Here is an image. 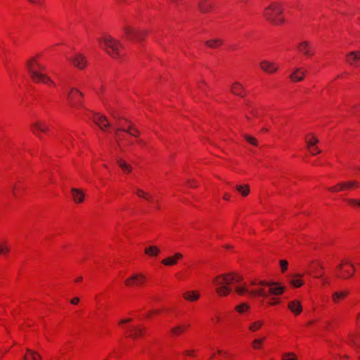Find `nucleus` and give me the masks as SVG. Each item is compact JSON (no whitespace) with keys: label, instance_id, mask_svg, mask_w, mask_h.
I'll return each mask as SVG.
<instances>
[{"label":"nucleus","instance_id":"obj_1","mask_svg":"<svg viewBox=\"0 0 360 360\" xmlns=\"http://www.w3.org/2000/svg\"><path fill=\"white\" fill-rule=\"evenodd\" d=\"M250 284L256 286V288L250 290L248 288L246 285H243L236 286L235 288V290L240 295L248 293L250 295L253 297L260 296L262 297H266L268 296L265 287L269 288L270 294L273 295H282L285 291V287L281 286L278 283L276 282L252 281Z\"/></svg>","mask_w":360,"mask_h":360},{"label":"nucleus","instance_id":"obj_2","mask_svg":"<svg viewBox=\"0 0 360 360\" xmlns=\"http://www.w3.org/2000/svg\"><path fill=\"white\" fill-rule=\"evenodd\" d=\"M242 279L240 276L234 273L220 274L216 276L213 280V283L216 285V292L221 297L227 296L232 291L231 285L239 283Z\"/></svg>","mask_w":360,"mask_h":360},{"label":"nucleus","instance_id":"obj_3","mask_svg":"<svg viewBox=\"0 0 360 360\" xmlns=\"http://www.w3.org/2000/svg\"><path fill=\"white\" fill-rule=\"evenodd\" d=\"M98 42L101 47L113 58L122 57L120 49L123 48V45L120 41L108 35L98 39Z\"/></svg>","mask_w":360,"mask_h":360},{"label":"nucleus","instance_id":"obj_4","mask_svg":"<svg viewBox=\"0 0 360 360\" xmlns=\"http://www.w3.org/2000/svg\"><path fill=\"white\" fill-rule=\"evenodd\" d=\"M283 12L282 5L279 2H273L265 8L263 15L271 24L279 25L284 22V18L281 16Z\"/></svg>","mask_w":360,"mask_h":360},{"label":"nucleus","instance_id":"obj_5","mask_svg":"<svg viewBox=\"0 0 360 360\" xmlns=\"http://www.w3.org/2000/svg\"><path fill=\"white\" fill-rule=\"evenodd\" d=\"M39 66L40 64L34 59H31L27 62V67L32 79L35 82H41L44 84H53L50 77L38 70Z\"/></svg>","mask_w":360,"mask_h":360},{"label":"nucleus","instance_id":"obj_6","mask_svg":"<svg viewBox=\"0 0 360 360\" xmlns=\"http://www.w3.org/2000/svg\"><path fill=\"white\" fill-rule=\"evenodd\" d=\"M84 94L76 88H72L68 93V99L69 103L72 107H79L84 108L82 103L79 100V97H82Z\"/></svg>","mask_w":360,"mask_h":360},{"label":"nucleus","instance_id":"obj_7","mask_svg":"<svg viewBox=\"0 0 360 360\" xmlns=\"http://www.w3.org/2000/svg\"><path fill=\"white\" fill-rule=\"evenodd\" d=\"M146 278L142 274H134L125 281L128 286L139 285L144 283Z\"/></svg>","mask_w":360,"mask_h":360},{"label":"nucleus","instance_id":"obj_8","mask_svg":"<svg viewBox=\"0 0 360 360\" xmlns=\"http://www.w3.org/2000/svg\"><path fill=\"white\" fill-rule=\"evenodd\" d=\"M261 69L266 73L272 74L277 71L278 69V65L269 60H262L259 63Z\"/></svg>","mask_w":360,"mask_h":360},{"label":"nucleus","instance_id":"obj_9","mask_svg":"<svg viewBox=\"0 0 360 360\" xmlns=\"http://www.w3.org/2000/svg\"><path fill=\"white\" fill-rule=\"evenodd\" d=\"M92 120L101 129H104L110 126L107 118L99 114L94 113Z\"/></svg>","mask_w":360,"mask_h":360},{"label":"nucleus","instance_id":"obj_10","mask_svg":"<svg viewBox=\"0 0 360 360\" xmlns=\"http://www.w3.org/2000/svg\"><path fill=\"white\" fill-rule=\"evenodd\" d=\"M31 127L32 128L33 134L41 137L37 131L46 132L49 129L48 125L42 121H36L32 123Z\"/></svg>","mask_w":360,"mask_h":360},{"label":"nucleus","instance_id":"obj_11","mask_svg":"<svg viewBox=\"0 0 360 360\" xmlns=\"http://www.w3.org/2000/svg\"><path fill=\"white\" fill-rule=\"evenodd\" d=\"M73 65L79 69H84L86 65L85 57L82 54H76L70 59Z\"/></svg>","mask_w":360,"mask_h":360},{"label":"nucleus","instance_id":"obj_12","mask_svg":"<svg viewBox=\"0 0 360 360\" xmlns=\"http://www.w3.org/2000/svg\"><path fill=\"white\" fill-rule=\"evenodd\" d=\"M198 7L201 13H205L212 8V3L211 0H198Z\"/></svg>","mask_w":360,"mask_h":360},{"label":"nucleus","instance_id":"obj_13","mask_svg":"<svg viewBox=\"0 0 360 360\" xmlns=\"http://www.w3.org/2000/svg\"><path fill=\"white\" fill-rule=\"evenodd\" d=\"M306 71L302 68H296L292 73L290 75V78L292 82H298L303 80Z\"/></svg>","mask_w":360,"mask_h":360},{"label":"nucleus","instance_id":"obj_14","mask_svg":"<svg viewBox=\"0 0 360 360\" xmlns=\"http://www.w3.org/2000/svg\"><path fill=\"white\" fill-rule=\"evenodd\" d=\"M231 91L234 95L239 96L240 97H244L245 96L243 86L238 82H234L231 85Z\"/></svg>","mask_w":360,"mask_h":360},{"label":"nucleus","instance_id":"obj_15","mask_svg":"<svg viewBox=\"0 0 360 360\" xmlns=\"http://www.w3.org/2000/svg\"><path fill=\"white\" fill-rule=\"evenodd\" d=\"M182 257V254H181L180 252H176L173 256L167 257L162 260V263L166 266H173L175 265L177 263L178 260L181 259Z\"/></svg>","mask_w":360,"mask_h":360},{"label":"nucleus","instance_id":"obj_16","mask_svg":"<svg viewBox=\"0 0 360 360\" xmlns=\"http://www.w3.org/2000/svg\"><path fill=\"white\" fill-rule=\"evenodd\" d=\"M289 309L295 314L298 315L302 310V307L300 301L293 300L288 303Z\"/></svg>","mask_w":360,"mask_h":360},{"label":"nucleus","instance_id":"obj_17","mask_svg":"<svg viewBox=\"0 0 360 360\" xmlns=\"http://www.w3.org/2000/svg\"><path fill=\"white\" fill-rule=\"evenodd\" d=\"M297 48H298V50L301 53L304 54L305 56H311V55H313V52H312V50H311V46L309 44V43L307 42V41L301 42L298 45Z\"/></svg>","mask_w":360,"mask_h":360},{"label":"nucleus","instance_id":"obj_18","mask_svg":"<svg viewBox=\"0 0 360 360\" xmlns=\"http://www.w3.org/2000/svg\"><path fill=\"white\" fill-rule=\"evenodd\" d=\"M347 62L352 65H356L355 63L360 60V51H352L346 56Z\"/></svg>","mask_w":360,"mask_h":360},{"label":"nucleus","instance_id":"obj_19","mask_svg":"<svg viewBox=\"0 0 360 360\" xmlns=\"http://www.w3.org/2000/svg\"><path fill=\"white\" fill-rule=\"evenodd\" d=\"M71 193L75 202L81 203L83 202L84 194L81 190L73 188L71 189Z\"/></svg>","mask_w":360,"mask_h":360},{"label":"nucleus","instance_id":"obj_20","mask_svg":"<svg viewBox=\"0 0 360 360\" xmlns=\"http://www.w3.org/2000/svg\"><path fill=\"white\" fill-rule=\"evenodd\" d=\"M200 293L198 291H186L183 294V297L188 301L194 302L199 299Z\"/></svg>","mask_w":360,"mask_h":360},{"label":"nucleus","instance_id":"obj_21","mask_svg":"<svg viewBox=\"0 0 360 360\" xmlns=\"http://www.w3.org/2000/svg\"><path fill=\"white\" fill-rule=\"evenodd\" d=\"M144 331H145L144 327L131 326L130 328V335H129L133 339H136L139 336L143 335Z\"/></svg>","mask_w":360,"mask_h":360},{"label":"nucleus","instance_id":"obj_22","mask_svg":"<svg viewBox=\"0 0 360 360\" xmlns=\"http://www.w3.org/2000/svg\"><path fill=\"white\" fill-rule=\"evenodd\" d=\"M27 354L24 356L25 360H40L41 356L35 351L30 349H26Z\"/></svg>","mask_w":360,"mask_h":360},{"label":"nucleus","instance_id":"obj_23","mask_svg":"<svg viewBox=\"0 0 360 360\" xmlns=\"http://www.w3.org/2000/svg\"><path fill=\"white\" fill-rule=\"evenodd\" d=\"M145 254L151 256V257H155L158 255L160 250L157 246H148L145 249Z\"/></svg>","mask_w":360,"mask_h":360},{"label":"nucleus","instance_id":"obj_24","mask_svg":"<svg viewBox=\"0 0 360 360\" xmlns=\"http://www.w3.org/2000/svg\"><path fill=\"white\" fill-rule=\"evenodd\" d=\"M344 263L346 264H349L352 268V269H353L352 271H350L349 270H345L343 274L338 275V277H340L341 278L345 279V278L352 277L353 276L354 271H355V269L354 267L353 264L351 262H349V261H345Z\"/></svg>","mask_w":360,"mask_h":360},{"label":"nucleus","instance_id":"obj_25","mask_svg":"<svg viewBox=\"0 0 360 360\" xmlns=\"http://www.w3.org/2000/svg\"><path fill=\"white\" fill-rule=\"evenodd\" d=\"M117 165L120 166V167L122 168V169L127 172H131L132 170V167L127 164L126 161H124L123 159L120 158L117 160Z\"/></svg>","mask_w":360,"mask_h":360},{"label":"nucleus","instance_id":"obj_26","mask_svg":"<svg viewBox=\"0 0 360 360\" xmlns=\"http://www.w3.org/2000/svg\"><path fill=\"white\" fill-rule=\"evenodd\" d=\"M123 31L126 35V37L129 39H135V34H136V31L131 28V27H129V26H125L123 27Z\"/></svg>","mask_w":360,"mask_h":360},{"label":"nucleus","instance_id":"obj_27","mask_svg":"<svg viewBox=\"0 0 360 360\" xmlns=\"http://www.w3.org/2000/svg\"><path fill=\"white\" fill-rule=\"evenodd\" d=\"M348 293L349 292L347 290L335 292L333 294V300L335 302H338L339 300L345 298L348 295Z\"/></svg>","mask_w":360,"mask_h":360},{"label":"nucleus","instance_id":"obj_28","mask_svg":"<svg viewBox=\"0 0 360 360\" xmlns=\"http://www.w3.org/2000/svg\"><path fill=\"white\" fill-rule=\"evenodd\" d=\"M223 41L220 39H214L205 41L206 45L210 48H217L222 44Z\"/></svg>","mask_w":360,"mask_h":360},{"label":"nucleus","instance_id":"obj_29","mask_svg":"<svg viewBox=\"0 0 360 360\" xmlns=\"http://www.w3.org/2000/svg\"><path fill=\"white\" fill-rule=\"evenodd\" d=\"M236 189L243 196H247L250 193L248 185H237L236 186Z\"/></svg>","mask_w":360,"mask_h":360},{"label":"nucleus","instance_id":"obj_30","mask_svg":"<svg viewBox=\"0 0 360 360\" xmlns=\"http://www.w3.org/2000/svg\"><path fill=\"white\" fill-rule=\"evenodd\" d=\"M299 277H301V275L296 274L292 276V280L290 281L291 285H292L295 288L300 287L303 284V281L298 278Z\"/></svg>","mask_w":360,"mask_h":360},{"label":"nucleus","instance_id":"obj_31","mask_svg":"<svg viewBox=\"0 0 360 360\" xmlns=\"http://www.w3.org/2000/svg\"><path fill=\"white\" fill-rule=\"evenodd\" d=\"M265 290H266V292L268 294V296L266 298L270 297V300L268 302V304L269 305H276V304H278L279 303L278 299L275 297L276 295H273L270 294L269 290V288L268 287H265Z\"/></svg>","mask_w":360,"mask_h":360},{"label":"nucleus","instance_id":"obj_32","mask_svg":"<svg viewBox=\"0 0 360 360\" xmlns=\"http://www.w3.org/2000/svg\"><path fill=\"white\" fill-rule=\"evenodd\" d=\"M310 136H311V139H308V137L306 138L307 145L309 148L314 147L317 143H319V139L316 137L314 135Z\"/></svg>","mask_w":360,"mask_h":360},{"label":"nucleus","instance_id":"obj_33","mask_svg":"<svg viewBox=\"0 0 360 360\" xmlns=\"http://www.w3.org/2000/svg\"><path fill=\"white\" fill-rule=\"evenodd\" d=\"M134 128H135V127L131 123L129 124V126L127 128H117L116 129V135H117V132L118 131H125V132L128 133L131 136H136V134H134L133 133V130Z\"/></svg>","mask_w":360,"mask_h":360},{"label":"nucleus","instance_id":"obj_34","mask_svg":"<svg viewBox=\"0 0 360 360\" xmlns=\"http://www.w3.org/2000/svg\"><path fill=\"white\" fill-rule=\"evenodd\" d=\"M262 325L263 322L262 321H256L250 325L249 329L253 332L257 331L262 327Z\"/></svg>","mask_w":360,"mask_h":360},{"label":"nucleus","instance_id":"obj_35","mask_svg":"<svg viewBox=\"0 0 360 360\" xmlns=\"http://www.w3.org/2000/svg\"><path fill=\"white\" fill-rule=\"evenodd\" d=\"M185 328H186V327H184V326H177L174 327L173 328H172L171 333H172V335H174L175 336H177L179 334H181V333H183L184 330H185Z\"/></svg>","mask_w":360,"mask_h":360},{"label":"nucleus","instance_id":"obj_36","mask_svg":"<svg viewBox=\"0 0 360 360\" xmlns=\"http://www.w3.org/2000/svg\"><path fill=\"white\" fill-rule=\"evenodd\" d=\"M250 307L247 303H242L236 307V310L239 313H243L249 309Z\"/></svg>","mask_w":360,"mask_h":360},{"label":"nucleus","instance_id":"obj_37","mask_svg":"<svg viewBox=\"0 0 360 360\" xmlns=\"http://www.w3.org/2000/svg\"><path fill=\"white\" fill-rule=\"evenodd\" d=\"M244 138L250 144L253 146H257V140L255 137L250 135L245 134L244 135Z\"/></svg>","mask_w":360,"mask_h":360},{"label":"nucleus","instance_id":"obj_38","mask_svg":"<svg viewBox=\"0 0 360 360\" xmlns=\"http://www.w3.org/2000/svg\"><path fill=\"white\" fill-rule=\"evenodd\" d=\"M265 338L261 339H255L252 342V347L255 349H259Z\"/></svg>","mask_w":360,"mask_h":360},{"label":"nucleus","instance_id":"obj_39","mask_svg":"<svg viewBox=\"0 0 360 360\" xmlns=\"http://www.w3.org/2000/svg\"><path fill=\"white\" fill-rule=\"evenodd\" d=\"M340 186V190H345L353 188L354 186L352 185L351 181H347V182H341L339 184Z\"/></svg>","mask_w":360,"mask_h":360},{"label":"nucleus","instance_id":"obj_40","mask_svg":"<svg viewBox=\"0 0 360 360\" xmlns=\"http://www.w3.org/2000/svg\"><path fill=\"white\" fill-rule=\"evenodd\" d=\"M249 112L252 115V117H259V111L255 108H253V107L252 108H250Z\"/></svg>","mask_w":360,"mask_h":360},{"label":"nucleus","instance_id":"obj_41","mask_svg":"<svg viewBox=\"0 0 360 360\" xmlns=\"http://www.w3.org/2000/svg\"><path fill=\"white\" fill-rule=\"evenodd\" d=\"M146 34V31H136L135 37L137 39L141 40Z\"/></svg>","mask_w":360,"mask_h":360},{"label":"nucleus","instance_id":"obj_42","mask_svg":"<svg viewBox=\"0 0 360 360\" xmlns=\"http://www.w3.org/2000/svg\"><path fill=\"white\" fill-rule=\"evenodd\" d=\"M10 250L9 248L5 245L0 244V254L5 255Z\"/></svg>","mask_w":360,"mask_h":360},{"label":"nucleus","instance_id":"obj_43","mask_svg":"<svg viewBox=\"0 0 360 360\" xmlns=\"http://www.w3.org/2000/svg\"><path fill=\"white\" fill-rule=\"evenodd\" d=\"M347 202L351 205H357L360 207V200L356 199H347Z\"/></svg>","mask_w":360,"mask_h":360},{"label":"nucleus","instance_id":"obj_44","mask_svg":"<svg viewBox=\"0 0 360 360\" xmlns=\"http://www.w3.org/2000/svg\"><path fill=\"white\" fill-rule=\"evenodd\" d=\"M349 344L352 345L355 348L359 350L360 349V344L358 342V341L355 338H351Z\"/></svg>","mask_w":360,"mask_h":360},{"label":"nucleus","instance_id":"obj_45","mask_svg":"<svg viewBox=\"0 0 360 360\" xmlns=\"http://www.w3.org/2000/svg\"><path fill=\"white\" fill-rule=\"evenodd\" d=\"M280 265H281V270L283 272L287 270L288 263L286 260H281Z\"/></svg>","mask_w":360,"mask_h":360},{"label":"nucleus","instance_id":"obj_46","mask_svg":"<svg viewBox=\"0 0 360 360\" xmlns=\"http://www.w3.org/2000/svg\"><path fill=\"white\" fill-rule=\"evenodd\" d=\"M283 360H296L293 354L289 353L283 356Z\"/></svg>","mask_w":360,"mask_h":360},{"label":"nucleus","instance_id":"obj_47","mask_svg":"<svg viewBox=\"0 0 360 360\" xmlns=\"http://www.w3.org/2000/svg\"><path fill=\"white\" fill-rule=\"evenodd\" d=\"M310 149V153H311V155H316V154H319L321 152V150H319L317 147H312Z\"/></svg>","mask_w":360,"mask_h":360},{"label":"nucleus","instance_id":"obj_48","mask_svg":"<svg viewBox=\"0 0 360 360\" xmlns=\"http://www.w3.org/2000/svg\"><path fill=\"white\" fill-rule=\"evenodd\" d=\"M330 191H333V192H337V191H340V186H339V184H337L336 186H333L331 188H328Z\"/></svg>","mask_w":360,"mask_h":360},{"label":"nucleus","instance_id":"obj_49","mask_svg":"<svg viewBox=\"0 0 360 360\" xmlns=\"http://www.w3.org/2000/svg\"><path fill=\"white\" fill-rule=\"evenodd\" d=\"M136 194L139 197L146 198L145 193L142 190L138 189L137 192H136Z\"/></svg>","mask_w":360,"mask_h":360},{"label":"nucleus","instance_id":"obj_50","mask_svg":"<svg viewBox=\"0 0 360 360\" xmlns=\"http://www.w3.org/2000/svg\"><path fill=\"white\" fill-rule=\"evenodd\" d=\"M79 299L78 297H75V298L72 299L70 301L71 304H77L79 303Z\"/></svg>","mask_w":360,"mask_h":360},{"label":"nucleus","instance_id":"obj_51","mask_svg":"<svg viewBox=\"0 0 360 360\" xmlns=\"http://www.w3.org/2000/svg\"><path fill=\"white\" fill-rule=\"evenodd\" d=\"M15 189H16V185L14 184L12 188H11V191H12V193L13 195H16V192H15Z\"/></svg>","mask_w":360,"mask_h":360},{"label":"nucleus","instance_id":"obj_52","mask_svg":"<svg viewBox=\"0 0 360 360\" xmlns=\"http://www.w3.org/2000/svg\"><path fill=\"white\" fill-rule=\"evenodd\" d=\"M131 321V319H123L122 320L120 323L122 324V323H129Z\"/></svg>","mask_w":360,"mask_h":360},{"label":"nucleus","instance_id":"obj_53","mask_svg":"<svg viewBox=\"0 0 360 360\" xmlns=\"http://www.w3.org/2000/svg\"><path fill=\"white\" fill-rule=\"evenodd\" d=\"M351 184L354 187H357L359 185V182L356 181H351Z\"/></svg>","mask_w":360,"mask_h":360},{"label":"nucleus","instance_id":"obj_54","mask_svg":"<svg viewBox=\"0 0 360 360\" xmlns=\"http://www.w3.org/2000/svg\"><path fill=\"white\" fill-rule=\"evenodd\" d=\"M133 133L136 135V136H138L139 134V131H138V129L136 127L134 129Z\"/></svg>","mask_w":360,"mask_h":360},{"label":"nucleus","instance_id":"obj_55","mask_svg":"<svg viewBox=\"0 0 360 360\" xmlns=\"http://www.w3.org/2000/svg\"><path fill=\"white\" fill-rule=\"evenodd\" d=\"M192 353H193V351H191V350H186L184 352V354H186V355H191Z\"/></svg>","mask_w":360,"mask_h":360},{"label":"nucleus","instance_id":"obj_56","mask_svg":"<svg viewBox=\"0 0 360 360\" xmlns=\"http://www.w3.org/2000/svg\"><path fill=\"white\" fill-rule=\"evenodd\" d=\"M45 70V67L40 65V66L39 67V71L41 72V71L44 70Z\"/></svg>","mask_w":360,"mask_h":360},{"label":"nucleus","instance_id":"obj_57","mask_svg":"<svg viewBox=\"0 0 360 360\" xmlns=\"http://www.w3.org/2000/svg\"><path fill=\"white\" fill-rule=\"evenodd\" d=\"M322 281L324 284H329V281L326 278H323Z\"/></svg>","mask_w":360,"mask_h":360},{"label":"nucleus","instance_id":"obj_58","mask_svg":"<svg viewBox=\"0 0 360 360\" xmlns=\"http://www.w3.org/2000/svg\"><path fill=\"white\" fill-rule=\"evenodd\" d=\"M224 200H229V194H227V193L224 194Z\"/></svg>","mask_w":360,"mask_h":360},{"label":"nucleus","instance_id":"obj_59","mask_svg":"<svg viewBox=\"0 0 360 360\" xmlns=\"http://www.w3.org/2000/svg\"><path fill=\"white\" fill-rule=\"evenodd\" d=\"M27 1L32 4H36V3H38V1H39V0H27Z\"/></svg>","mask_w":360,"mask_h":360},{"label":"nucleus","instance_id":"obj_60","mask_svg":"<svg viewBox=\"0 0 360 360\" xmlns=\"http://www.w3.org/2000/svg\"><path fill=\"white\" fill-rule=\"evenodd\" d=\"M82 280V277L79 276V277H78V278H77L75 279V281H76V282H79V281H81Z\"/></svg>","mask_w":360,"mask_h":360},{"label":"nucleus","instance_id":"obj_61","mask_svg":"<svg viewBox=\"0 0 360 360\" xmlns=\"http://www.w3.org/2000/svg\"><path fill=\"white\" fill-rule=\"evenodd\" d=\"M342 266H343V263L340 264L338 266V268L339 269H342Z\"/></svg>","mask_w":360,"mask_h":360},{"label":"nucleus","instance_id":"obj_62","mask_svg":"<svg viewBox=\"0 0 360 360\" xmlns=\"http://www.w3.org/2000/svg\"><path fill=\"white\" fill-rule=\"evenodd\" d=\"M111 113H112V116H113L115 118H116V119H118V118H119V117H117V116H116V115H115L112 112Z\"/></svg>","mask_w":360,"mask_h":360},{"label":"nucleus","instance_id":"obj_63","mask_svg":"<svg viewBox=\"0 0 360 360\" xmlns=\"http://www.w3.org/2000/svg\"><path fill=\"white\" fill-rule=\"evenodd\" d=\"M246 118H247L248 120H251L250 117H249V116H246Z\"/></svg>","mask_w":360,"mask_h":360},{"label":"nucleus","instance_id":"obj_64","mask_svg":"<svg viewBox=\"0 0 360 360\" xmlns=\"http://www.w3.org/2000/svg\"><path fill=\"white\" fill-rule=\"evenodd\" d=\"M217 352H218V354H221L222 351L221 350H218Z\"/></svg>","mask_w":360,"mask_h":360}]
</instances>
